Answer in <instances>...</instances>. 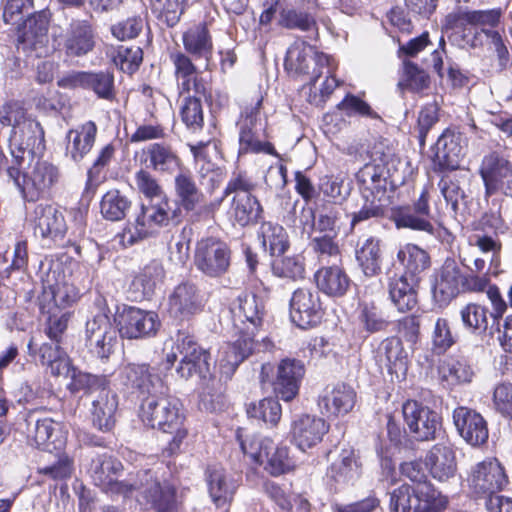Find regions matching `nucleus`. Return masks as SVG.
I'll use <instances>...</instances> for the list:
<instances>
[{
  "instance_id": "nucleus-1",
  "label": "nucleus",
  "mask_w": 512,
  "mask_h": 512,
  "mask_svg": "<svg viewBox=\"0 0 512 512\" xmlns=\"http://www.w3.org/2000/svg\"><path fill=\"white\" fill-rule=\"evenodd\" d=\"M140 418L146 426L173 435L165 449L169 456L179 450L187 437L188 431L184 425L185 416L181 403L176 397L167 394L165 385L161 391L154 392L142 400Z\"/></svg>"
},
{
  "instance_id": "nucleus-2",
  "label": "nucleus",
  "mask_w": 512,
  "mask_h": 512,
  "mask_svg": "<svg viewBox=\"0 0 512 512\" xmlns=\"http://www.w3.org/2000/svg\"><path fill=\"white\" fill-rule=\"evenodd\" d=\"M181 356L176 368L177 374L183 379L194 376L201 380L210 379L212 374L208 351L201 348L194 338L184 332H179L176 342L165 355L166 369H170Z\"/></svg>"
},
{
  "instance_id": "nucleus-3",
  "label": "nucleus",
  "mask_w": 512,
  "mask_h": 512,
  "mask_svg": "<svg viewBox=\"0 0 512 512\" xmlns=\"http://www.w3.org/2000/svg\"><path fill=\"white\" fill-rule=\"evenodd\" d=\"M241 448L254 463L262 465L272 476L289 472L294 467L288 448L277 446L266 437L252 436L241 441Z\"/></svg>"
},
{
  "instance_id": "nucleus-4",
  "label": "nucleus",
  "mask_w": 512,
  "mask_h": 512,
  "mask_svg": "<svg viewBox=\"0 0 512 512\" xmlns=\"http://www.w3.org/2000/svg\"><path fill=\"white\" fill-rule=\"evenodd\" d=\"M132 491L139 492L138 501L157 512H173L176 509V490L168 482H161L151 470L137 473L132 481Z\"/></svg>"
},
{
  "instance_id": "nucleus-5",
  "label": "nucleus",
  "mask_w": 512,
  "mask_h": 512,
  "mask_svg": "<svg viewBox=\"0 0 512 512\" xmlns=\"http://www.w3.org/2000/svg\"><path fill=\"white\" fill-rule=\"evenodd\" d=\"M262 100H258L255 106L247 108L239 121V152L259 153L278 157L273 145L263 141L265 137V123L260 118V106Z\"/></svg>"
},
{
  "instance_id": "nucleus-6",
  "label": "nucleus",
  "mask_w": 512,
  "mask_h": 512,
  "mask_svg": "<svg viewBox=\"0 0 512 512\" xmlns=\"http://www.w3.org/2000/svg\"><path fill=\"white\" fill-rule=\"evenodd\" d=\"M122 470L121 462L108 454L91 457L89 473L95 485L106 493L127 496L132 492L131 480L118 479Z\"/></svg>"
},
{
  "instance_id": "nucleus-7",
  "label": "nucleus",
  "mask_w": 512,
  "mask_h": 512,
  "mask_svg": "<svg viewBox=\"0 0 512 512\" xmlns=\"http://www.w3.org/2000/svg\"><path fill=\"white\" fill-rule=\"evenodd\" d=\"M253 188L254 184L246 174L238 172L233 174L224 190L225 196L236 192L244 193L233 199L232 209L235 220L239 224H255L260 219L262 208L258 200L250 194Z\"/></svg>"
},
{
  "instance_id": "nucleus-8",
  "label": "nucleus",
  "mask_w": 512,
  "mask_h": 512,
  "mask_svg": "<svg viewBox=\"0 0 512 512\" xmlns=\"http://www.w3.org/2000/svg\"><path fill=\"white\" fill-rule=\"evenodd\" d=\"M402 415L409 433L417 441L433 440L441 429L440 416L418 401L404 402Z\"/></svg>"
},
{
  "instance_id": "nucleus-9",
  "label": "nucleus",
  "mask_w": 512,
  "mask_h": 512,
  "mask_svg": "<svg viewBox=\"0 0 512 512\" xmlns=\"http://www.w3.org/2000/svg\"><path fill=\"white\" fill-rule=\"evenodd\" d=\"M233 327L241 336H255L262 325L265 306L262 298L254 293H242L231 307Z\"/></svg>"
},
{
  "instance_id": "nucleus-10",
  "label": "nucleus",
  "mask_w": 512,
  "mask_h": 512,
  "mask_svg": "<svg viewBox=\"0 0 512 512\" xmlns=\"http://www.w3.org/2000/svg\"><path fill=\"white\" fill-rule=\"evenodd\" d=\"M467 482L475 494L488 498L501 491L508 479L501 463L489 458L471 468Z\"/></svg>"
},
{
  "instance_id": "nucleus-11",
  "label": "nucleus",
  "mask_w": 512,
  "mask_h": 512,
  "mask_svg": "<svg viewBox=\"0 0 512 512\" xmlns=\"http://www.w3.org/2000/svg\"><path fill=\"white\" fill-rule=\"evenodd\" d=\"M86 343L100 359H108L119 345L117 330L105 313H97L86 323Z\"/></svg>"
},
{
  "instance_id": "nucleus-12",
  "label": "nucleus",
  "mask_w": 512,
  "mask_h": 512,
  "mask_svg": "<svg viewBox=\"0 0 512 512\" xmlns=\"http://www.w3.org/2000/svg\"><path fill=\"white\" fill-rule=\"evenodd\" d=\"M319 291L309 287L296 289L290 299V318L302 329L316 326L323 316Z\"/></svg>"
},
{
  "instance_id": "nucleus-13",
  "label": "nucleus",
  "mask_w": 512,
  "mask_h": 512,
  "mask_svg": "<svg viewBox=\"0 0 512 512\" xmlns=\"http://www.w3.org/2000/svg\"><path fill=\"white\" fill-rule=\"evenodd\" d=\"M284 66L286 70L297 74H316L318 69L326 67L328 73L333 69V58L317 52L313 46L295 41L287 50Z\"/></svg>"
},
{
  "instance_id": "nucleus-14",
  "label": "nucleus",
  "mask_w": 512,
  "mask_h": 512,
  "mask_svg": "<svg viewBox=\"0 0 512 512\" xmlns=\"http://www.w3.org/2000/svg\"><path fill=\"white\" fill-rule=\"evenodd\" d=\"M231 251L226 243L216 238H206L198 242L195 252V265L205 275L218 277L230 265Z\"/></svg>"
},
{
  "instance_id": "nucleus-15",
  "label": "nucleus",
  "mask_w": 512,
  "mask_h": 512,
  "mask_svg": "<svg viewBox=\"0 0 512 512\" xmlns=\"http://www.w3.org/2000/svg\"><path fill=\"white\" fill-rule=\"evenodd\" d=\"M118 331L123 338L141 339L156 334L160 327L158 315L136 307L123 309L116 317Z\"/></svg>"
},
{
  "instance_id": "nucleus-16",
  "label": "nucleus",
  "mask_w": 512,
  "mask_h": 512,
  "mask_svg": "<svg viewBox=\"0 0 512 512\" xmlns=\"http://www.w3.org/2000/svg\"><path fill=\"white\" fill-rule=\"evenodd\" d=\"M480 175L485 185L486 195L502 190L512 197V162L497 153L486 155L480 166Z\"/></svg>"
},
{
  "instance_id": "nucleus-17",
  "label": "nucleus",
  "mask_w": 512,
  "mask_h": 512,
  "mask_svg": "<svg viewBox=\"0 0 512 512\" xmlns=\"http://www.w3.org/2000/svg\"><path fill=\"white\" fill-rule=\"evenodd\" d=\"M2 17L12 27L17 49L25 50L32 38V0H7Z\"/></svg>"
},
{
  "instance_id": "nucleus-18",
  "label": "nucleus",
  "mask_w": 512,
  "mask_h": 512,
  "mask_svg": "<svg viewBox=\"0 0 512 512\" xmlns=\"http://www.w3.org/2000/svg\"><path fill=\"white\" fill-rule=\"evenodd\" d=\"M204 305V295L191 282L180 283L169 296V313L176 319H189L200 313Z\"/></svg>"
},
{
  "instance_id": "nucleus-19",
  "label": "nucleus",
  "mask_w": 512,
  "mask_h": 512,
  "mask_svg": "<svg viewBox=\"0 0 512 512\" xmlns=\"http://www.w3.org/2000/svg\"><path fill=\"white\" fill-rule=\"evenodd\" d=\"M236 340L222 344L218 350L216 363L220 373L229 379L238 366L248 358L255 349V339L247 335H240L235 331Z\"/></svg>"
},
{
  "instance_id": "nucleus-20",
  "label": "nucleus",
  "mask_w": 512,
  "mask_h": 512,
  "mask_svg": "<svg viewBox=\"0 0 512 512\" xmlns=\"http://www.w3.org/2000/svg\"><path fill=\"white\" fill-rule=\"evenodd\" d=\"M59 85L66 88L91 90L105 100L114 98V76L109 72L74 71L63 77Z\"/></svg>"
},
{
  "instance_id": "nucleus-21",
  "label": "nucleus",
  "mask_w": 512,
  "mask_h": 512,
  "mask_svg": "<svg viewBox=\"0 0 512 512\" xmlns=\"http://www.w3.org/2000/svg\"><path fill=\"white\" fill-rule=\"evenodd\" d=\"M305 375L302 361L292 358L282 359L276 370L272 386L277 397L283 401L293 400L299 393L301 381Z\"/></svg>"
},
{
  "instance_id": "nucleus-22",
  "label": "nucleus",
  "mask_w": 512,
  "mask_h": 512,
  "mask_svg": "<svg viewBox=\"0 0 512 512\" xmlns=\"http://www.w3.org/2000/svg\"><path fill=\"white\" fill-rule=\"evenodd\" d=\"M328 429L329 426L324 419L304 414L292 421L291 440L300 450L306 451L318 445Z\"/></svg>"
},
{
  "instance_id": "nucleus-23",
  "label": "nucleus",
  "mask_w": 512,
  "mask_h": 512,
  "mask_svg": "<svg viewBox=\"0 0 512 512\" xmlns=\"http://www.w3.org/2000/svg\"><path fill=\"white\" fill-rule=\"evenodd\" d=\"M376 359L381 367L398 380L405 379L409 366V353L398 337L384 339L377 350Z\"/></svg>"
},
{
  "instance_id": "nucleus-24",
  "label": "nucleus",
  "mask_w": 512,
  "mask_h": 512,
  "mask_svg": "<svg viewBox=\"0 0 512 512\" xmlns=\"http://www.w3.org/2000/svg\"><path fill=\"white\" fill-rule=\"evenodd\" d=\"M453 422L460 436L470 445L479 446L488 439L487 423L481 414L460 406L453 411Z\"/></svg>"
},
{
  "instance_id": "nucleus-25",
  "label": "nucleus",
  "mask_w": 512,
  "mask_h": 512,
  "mask_svg": "<svg viewBox=\"0 0 512 512\" xmlns=\"http://www.w3.org/2000/svg\"><path fill=\"white\" fill-rule=\"evenodd\" d=\"M356 403V392L346 384L327 386L318 398L320 412L327 417L345 415Z\"/></svg>"
},
{
  "instance_id": "nucleus-26",
  "label": "nucleus",
  "mask_w": 512,
  "mask_h": 512,
  "mask_svg": "<svg viewBox=\"0 0 512 512\" xmlns=\"http://www.w3.org/2000/svg\"><path fill=\"white\" fill-rule=\"evenodd\" d=\"M120 380L127 388L147 394V396L161 391L164 386L161 378L153 373L147 364L130 363L125 365L120 371Z\"/></svg>"
},
{
  "instance_id": "nucleus-27",
  "label": "nucleus",
  "mask_w": 512,
  "mask_h": 512,
  "mask_svg": "<svg viewBox=\"0 0 512 512\" xmlns=\"http://www.w3.org/2000/svg\"><path fill=\"white\" fill-rule=\"evenodd\" d=\"M48 275L47 285L43 284V292L39 297V308L41 312L62 311L71 305L77 298V291L72 284L60 282Z\"/></svg>"
},
{
  "instance_id": "nucleus-28",
  "label": "nucleus",
  "mask_w": 512,
  "mask_h": 512,
  "mask_svg": "<svg viewBox=\"0 0 512 512\" xmlns=\"http://www.w3.org/2000/svg\"><path fill=\"white\" fill-rule=\"evenodd\" d=\"M463 155L462 136L450 130L443 132L435 144V165L440 169H457Z\"/></svg>"
},
{
  "instance_id": "nucleus-29",
  "label": "nucleus",
  "mask_w": 512,
  "mask_h": 512,
  "mask_svg": "<svg viewBox=\"0 0 512 512\" xmlns=\"http://www.w3.org/2000/svg\"><path fill=\"white\" fill-rule=\"evenodd\" d=\"M314 279L318 290L331 297L345 295L351 282L345 270L337 262L323 265L315 272Z\"/></svg>"
},
{
  "instance_id": "nucleus-30",
  "label": "nucleus",
  "mask_w": 512,
  "mask_h": 512,
  "mask_svg": "<svg viewBox=\"0 0 512 512\" xmlns=\"http://www.w3.org/2000/svg\"><path fill=\"white\" fill-rule=\"evenodd\" d=\"M170 60L175 68V76L181 95L191 92L205 94V84L188 56L181 52H174L170 54Z\"/></svg>"
},
{
  "instance_id": "nucleus-31",
  "label": "nucleus",
  "mask_w": 512,
  "mask_h": 512,
  "mask_svg": "<svg viewBox=\"0 0 512 512\" xmlns=\"http://www.w3.org/2000/svg\"><path fill=\"white\" fill-rule=\"evenodd\" d=\"M316 0H297L296 6L283 7L279 12V25L287 29L310 31L315 28L313 9Z\"/></svg>"
},
{
  "instance_id": "nucleus-32",
  "label": "nucleus",
  "mask_w": 512,
  "mask_h": 512,
  "mask_svg": "<svg viewBox=\"0 0 512 512\" xmlns=\"http://www.w3.org/2000/svg\"><path fill=\"white\" fill-rule=\"evenodd\" d=\"M206 482L209 495L217 506H223L230 502L237 489V482L219 465L207 468Z\"/></svg>"
},
{
  "instance_id": "nucleus-33",
  "label": "nucleus",
  "mask_w": 512,
  "mask_h": 512,
  "mask_svg": "<svg viewBox=\"0 0 512 512\" xmlns=\"http://www.w3.org/2000/svg\"><path fill=\"white\" fill-rule=\"evenodd\" d=\"M118 400L115 393L102 387L92 400V423L100 431H110L115 424Z\"/></svg>"
},
{
  "instance_id": "nucleus-34",
  "label": "nucleus",
  "mask_w": 512,
  "mask_h": 512,
  "mask_svg": "<svg viewBox=\"0 0 512 512\" xmlns=\"http://www.w3.org/2000/svg\"><path fill=\"white\" fill-rule=\"evenodd\" d=\"M65 51L68 56L81 57L95 47V32L92 26L85 20L71 23L65 38Z\"/></svg>"
},
{
  "instance_id": "nucleus-35",
  "label": "nucleus",
  "mask_w": 512,
  "mask_h": 512,
  "mask_svg": "<svg viewBox=\"0 0 512 512\" xmlns=\"http://www.w3.org/2000/svg\"><path fill=\"white\" fill-rule=\"evenodd\" d=\"M425 465L434 479L447 481L456 473L454 451L450 446L436 444L427 453Z\"/></svg>"
},
{
  "instance_id": "nucleus-36",
  "label": "nucleus",
  "mask_w": 512,
  "mask_h": 512,
  "mask_svg": "<svg viewBox=\"0 0 512 512\" xmlns=\"http://www.w3.org/2000/svg\"><path fill=\"white\" fill-rule=\"evenodd\" d=\"M460 283L461 274L457 263L447 259L435 278L433 286L435 299L447 304L459 293Z\"/></svg>"
},
{
  "instance_id": "nucleus-37",
  "label": "nucleus",
  "mask_w": 512,
  "mask_h": 512,
  "mask_svg": "<svg viewBox=\"0 0 512 512\" xmlns=\"http://www.w3.org/2000/svg\"><path fill=\"white\" fill-rule=\"evenodd\" d=\"M23 144V142L19 143L17 151L12 150L13 165L8 168V174L13 179L23 199L30 201L29 193L32 189V174L28 170L30 160L26 161L25 155H27L28 158H32V148L29 147L28 143L26 147H24Z\"/></svg>"
},
{
  "instance_id": "nucleus-38",
  "label": "nucleus",
  "mask_w": 512,
  "mask_h": 512,
  "mask_svg": "<svg viewBox=\"0 0 512 512\" xmlns=\"http://www.w3.org/2000/svg\"><path fill=\"white\" fill-rule=\"evenodd\" d=\"M502 16V9L458 11L446 16V26L456 28L465 24L481 26L482 29H493L498 25Z\"/></svg>"
},
{
  "instance_id": "nucleus-39",
  "label": "nucleus",
  "mask_w": 512,
  "mask_h": 512,
  "mask_svg": "<svg viewBox=\"0 0 512 512\" xmlns=\"http://www.w3.org/2000/svg\"><path fill=\"white\" fill-rule=\"evenodd\" d=\"M97 126L88 121L67 133L66 152L75 162L84 158L94 145Z\"/></svg>"
},
{
  "instance_id": "nucleus-40",
  "label": "nucleus",
  "mask_w": 512,
  "mask_h": 512,
  "mask_svg": "<svg viewBox=\"0 0 512 512\" xmlns=\"http://www.w3.org/2000/svg\"><path fill=\"white\" fill-rule=\"evenodd\" d=\"M417 278L394 276L389 281V295L400 312L412 310L417 304Z\"/></svg>"
},
{
  "instance_id": "nucleus-41",
  "label": "nucleus",
  "mask_w": 512,
  "mask_h": 512,
  "mask_svg": "<svg viewBox=\"0 0 512 512\" xmlns=\"http://www.w3.org/2000/svg\"><path fill=\"white\" fill-rule=\"evenodd\" d=\"M429 192L424 187L419 198L412 206H398L391 210V219L395 224H430Z\"/></svg>"
},
{
  "instance_id": "nucleus-42",
  "label": "nucleus",
  "mask_w": 512,
  "mask_h": 512,
  "mask_svg": "<svg viewBox=\"0 0 512 512\" xmlns=\"http://www.w3.org/2000/svg\"><path fill=\"white\" fill-rule=\"evenodd\" d=\"M146 167L160 173H172L180 166V159L170 146L154 143L143 151Z\"/></svg>"
},
{
  "instance_id": "nucleus-43",
  "label": "nucleus",
  "mask_w": 512,
  "mask_h": 512,
  "mask_svg": "<svg viewBox=\"0 0 512 512\" xmlns=\"http://www.w3.org/2000/svg\"><path fill=\"white\" fill-rule=\"evenodd\" d=\"M412 492L414 512H440L447 505V499L427 480L414 485Z\"/></svg>"
},
{
  "instance_id": "nucleus-44",
  "label": "nucleus",
  "mask_w": 512,
  "mask_h": 512,
  "mask_svg": "<svg viewBox=\"0 0 512 512\" xmlns=\"http://www.w3.org/2000/svg\"><path fill=\"white\" fill-rule=\"evenodd\" d=\"M165 271L159 261L147 264L132 280L131 288L142 296H150L163 283Z\"/></svg>"
},
{
  "instance_id": "nucleus-45",
  "label": "nucleus",
  "mask_w": 512,
  "mask_h": 512,
  "mask_svg": "<svg viewBox=\"0 0 512 512\" xmlns=\"http://www.w3.org/2000/svg\"><path fill=\"white\" fill-rule=\"evenodd\" d=\"M357 319L360 327L369 334L384 332L390 325L389 317L374 302H361Z\"/></svg>"
},
{
  "instance_id": "nucleus-46",
  "label": "nucleus",
  "mask_w": 512,
  "mask_h": 512,
  "mask_svg": "<svg viewBox=\"0 0 512 512\" xmlns=\"http://www.w3.org/2000/svg\"><path fill=\"white\" fill-rule=\"evenodd\" d=\"M356 260L365 276L379 274L382 262L379 240L370 237L360 244L356 250Z\"/></svg>"
},
{
  "instance_id": "nucleus-47",
  "label": "nucleus",
  "mask_w": 512,
  "mask_h": 512,
  "mask_svg": "<svg viewBox=\"0 0 512 512\" xmlns=\"http://www.w3.org/2000/svg\"><path fill=\"white\" fill-rule=\"evenodd\" d=\"M397 259L404 267V275L411 278H417L430 265L428 253L413 244L402 247L397 253Z\"/></svg>"
},
{
  "instance_id": "nucleus-48",
  "label": "nucleus",
  "mask_w": 512,
  "mask_h": 512,
  "mask_svg": "<svg viewBox=\"0 0 512 512\" xmlns=\"http://www.w3.org/2000/svg\"><path fill=\"white\" fill-rule=\"evenodd\" d=\"M184 48L197 57H208L212 52V41L204 25L189 28L182 37Z\"/></svg>"
},
{
  "instance_id": "nucleus-49",
  "label": "nucleus",
  "mask_w": 512,
  "mask_h": 512,
  "mask_svg": "<svg viewBox=\"0 0 512 512\" xmlns=\"http://www.w3.org/2000/svg\"><path fill=\"white\" fill-rule=\"evenodd\" d=\"M174 184L176 195L186 210L194 209L201 202L203 195L189 172L178 173Z\"/></svg>"
},
{
  "instance_id": "nucleus-50",
  "label": "nucleus",
  "mask_w": 512,
  "mask_h": 512,
  "mask_svg": "<svg viewBox=\"0 0 512 512\" xmlns=\"http://www.w3.org/2000/svg\"><path fill=\"white\" fill-rule=\"evenodd\" d=\"M441 378L451 385L470 383L475 375L465 359H448L439 368Z\"/></svg>"
},
{
  "instance_id": "nucleus-51",
  "label": "nucleus",
  "mask_w": 512,
  "mask_h": 512,
  "mask_svg": "<svg viewBox=\"0 0 512 512\" xmlns=\"http://www.w3.org/2000/svg\"><path fill=\"white\" fill-rule=\"evenodd\" d=\"M460 317L465 329L474 334H481L488 328L489 310L478 303H468L460 310Z\"/></svg>"
},
{
  "instance_id": "nucleus-52",
  "label": "nucleus",
  "mask_w": 512,
  "mask_h": 512,
  "mask_svg": "<svg viewBox=\"0 0 512 512\" xmlns=\"http://www.w3.org/2000/svg\"><path fill=\"white\" fill-rule=\"evenodd\" d=\"M357 181L362 185L364 195L369 192L371 196L385 197L386 179L382 176L380 168L375 164L364 165L356 174Z\"/></svg>"
},
{
  "instance_id": "nucleus-53",
  "label": "nucleus",
  "mask_w": 512,
  "mask_h": 512,
  "mask_svg": "<svg viewBox=\"0 0 512 512\" xmlns=\"http://www.w3.org/2000/svg\"><path fill=\"white\" fill-rule=\"evenodd\" d=\"M40 358L43 365H46L51 374L61 376L70 371V361L66 353L59 347V342L44 344L40 348Z\"/></svg>"
},
{
  "instance_id": "nucleus-54",
  "label": "nucleus",
  "mask_w": 512,
  "mask_h": 512,
  "mask_svg": "<svg viewBox=\"0 0 512 512\" xmlns=\"http://www.w3.org/2000/svg\"><path fill=\"white\" fill-rule=\"evenodd\" d=\"M318 189L324 197L336 204L345 201L351 192V186L345 183V177L342 174L322 176L319 179Z\"/></svg>"
},
{
  "instance_id": "nucleus-55",
  "label": "nucleus",
  "mask_w": 512,
  "mask_h": 512,
  "mask_svg": "<svg viewBox=\"0 0 512 512\" xmlns=\"http://www.w3.org/2000/svg\"><path fill=\"white\" fill-rule=\"evenodd\" d=\"M50 12L42 10L34 13V53L37 57L46 56L55 50L54 44L50 43L47 35L50 21Z\"/></svg>"
},
{
  "instance_id": "nucleus-56",
  "label": "nucleus",
  "mask_w": 512,
  "mask_h": 512,
  "mask_svg": "<svg viewBox=\"0 0 512 512\" xmlns=\"http://www.w3.org/2000/svg\"><path fill=\"white\" fill-rule=\"evenodd\" d=\"M361 472L355 451L352 449L342 450L339 459L331 466L332 476L336 481H349L357 478Z\"/></svg>"
},
{
  "instance_id": "nucleus-57",
  "label": "nucleus",
  "mask_w": 512,
  "mask_h": 512,
  "mask_svg": "<svg viewBox=\"0 0 512 512\" xmlns=\"http://www.w3.org/2000/svg\"><path fill=\"white\" fill-rule=\"evenodd\" d=\"M205 94L189 93L184 97L180 107V116L186 127L192 131L200 129L203 125L204 116L201 97Z\"/></svg>"
},
{
  "instance_id": "nucleus-58",
  "label": "nucleus",
  "mask_w": 512,
  "mask_h": 512,
  "mask_svg": "<svg viewBox=\"0 0 512 512\" xmlns=\"http://www.w3.org/2000/svg\"><path fill=\"white\" fill-rule=\"evenodd\" d=\"M272 272L276 277L292 281L305 277V262L301 255L277 258L272 262Z\"/></svg>"
},
{
  "instance_id": "nucleus-59",
  "label": "nucleus",
  "mask_w": 512,
  "mask_h": 512,
  "mask_svg": "<svg viewBox=\"0 0 512 512\" xmlns=\"http://www.w3.org/2000/svg\"><path fill=\"white\" fill-rule=\"evenodd\" d=\"M57 424L51 419L38 420L35 427L34 442L38 447H43L44 450L50 451L52 449L60 450L63 446V440L56 436L58 430Z\"/></svg>"
},
{
  "instance_id": "nucleus-60",
  "label": "nucleus",
  "mask_w": 512,
  "mask_h": 512,
  "mask_svg": "<svg viewBox=\"0 0 512 512\" xmlns=\"http://www.w3.org/2000/svg\"><path fill=\"white\" fill-rule=\"evenodd\" d=\"M28 108L23 100H9L0 107V123L3 126L19 128L28 122Z\"/></svg>"
},
{
  "instance_id": "nucleus-61",
  "label": "nucleus",
  "mask_w": 512,
  "mask_h": 512,
  "mask_svg": "<svg viewBox=\"0 0 512 512\" xmlns=\"http://www.w3.org/2000/svg\"><path fill=\"white\" fill-rule=\"evenodd\" d=\"M251 418L261 419L271 425H276L281 418V405L274 398H264L258 403H252L247 408Z\"/></svg>"
},
{
  "instance_id": "nucleus-62",
  "label": "nucleus",
  "mask_w": 512,
  "mask_h": 512,
  "mask_svg": "<svg viewBox=\"0 0 512 512\" xmlns=\"http://www.w3.org/2000/svg\"><path fill=\"white\" fill-rule=\"evenodd\" d=\"M127 199L119 191H108L101 201V213L108 221H120L128 208Z\"/></svg>"
},
{
  "instance_id": "nucleus-63",
  "label": "nucleus",
  "mask_w": 512,
  "mask_h": 512,
  "mask_svg": "<svg viewBox=\"0 0 512 512\" xmlns=\"http://www.w3.org/2000/svg\"><path fill=\"white\" fill-rule=\"evenodd\" d=\"M262 243L272 256L282 255L289 248V237L283 226H262Z\"/></svg>"
},
{
  "instance_id": "nucleus-64",
  "label": "nucleus",
  "mask_w": 512,
  "mask_h": 512,
  "mask_svg": "<svg viewBox=\"0 0 512 512\" xmlns=\"http://www.w3.org/2000/svg\"><path fill=\"white\" fill-rule=\"evenodd\" d=\"M134 188L148 199H162L164 191L158 179L146 169L141 168L134 175Z\"/></svg>"
}]
</instances>
